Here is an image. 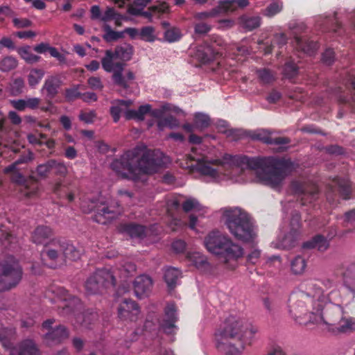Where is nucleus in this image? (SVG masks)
I'll use <instances>...</instances> for the list:
<instances>
[{
  "instance_id": "1",
  "label": "nucleus",
  "mask_w": 355,
  "mask_h": 355,
  "mask_svg": "<svg viewBox=\"0 0 355 355\" xmlns=\"http://www.w3.org/2000/svg\"><path fill=\"white\" fill-rule=\"evenodd\" d=\"M166 158L159 151L136 148L125 153L111 164L121 177L133 181H145L146 174L155 172L166 163Z\"/></svg>"
},
{
  "instance_id": "2",
  "label": "nucleus",
  "mask_w": 355,
  "mask_h": 355,
  "mask_svg": "<svg viewBox=\"0 0 355 355\" xmlns=\"http://www.w3.org/2000/svg\"><path fill=\"white\" fill-rule=\"evenodd\" d=\"M259 328L241 318L230 315L215 334L217 348L229 355L241 354L252 344Z\"/></svg>"
},
{
  "instance_id": "3",
  "label": "nucleus",
  "mask_w": 355,
  "mask_h": 355,
  "mask_svg": "<svg viewBox=\"0 0 355 355\" xmlns=\"http://www.w3.org/2000/svg\"><path fill=\"white\" fill-rule=\"evenodd\" d=\"M198 150L196 147L192 148L191 153L189 155L191 160L196 162V164L187 165L185 168L198 172L211 182H219L228 180L236 182L244 181L242 178L235 176L242 171L238 165L239 157L225 154L220 159H211L207 155L198 153Z\"/></svg>"
},
{
  "instance_id": "4",
  "label": "nucleus",
  "mask_w": 355,
  "mask_h": 355,
  "mask_svg": "<svg viewBox=\"0 0 355 355\" xmlns=\"http://www.w3.org/2000/svg\"><path fill=\"white\" fill-rule=\"evenodd\" d=\"M322 293L313 282L302 283L300 290L292 293L288 300V313L300 324L312 323L318 301L321 300Z\"/></svg>"
},
{
  "instance_id": "5",
  "label": "nucleus",
  "mask_w": 355,
  "mask_h": 355,
  "mask_svg": "<svg viewBox=\"0 0 355 355\" xmlns=\"http://www.w3.org/2000/svg\"><path fill=\"white\" fill-rule=\"evenodd\" d=\"M250 167L255 171L258 181L273 189L280 187L285 178L291 171V164L288 160L275 157L248 160Z\"/></svg>"
},
{
  "instance_id": "6",
  "label": "nucleus",
  "mask_w": 355,
  "mask_h": 355,
  "mask_svg": "<svg viewBox=\"0 0 355 355\" xmlns=\"http://www.w3.org/2000/svg\"><path fill=\"white\" fill-rule=\"evenodd\" d=\"M221 220L230 234L244 243H253L257 229L250 215L239 207H225L220 210Z\"/></svg>"
},
{
  "instance_id": "7",
  "label": "nucleus",
  "mask_w": 355,
  "mask_h": 355,
  "mask_svg": "<svg viewBox=\"0 0 355 355\" xmlns=\"http://www.w3.org/2000/svg\"><path fill=\"white\" fill-rule=\"evenodd\" d=\"M204 245L208 252L219 257L225 263L236 261L243 255L241 246L233 242L227 234L217 230L205 236Z\"/></svg>"
},
{
  "instance_id": "8",
  "label": "nucleus",
  "mask_w": 355,
  "mask_h": 355,
  "mask_svg": "<svg viewBox=\"0 0 355 355\" xmlns=\"http://www.w3.org/2000/svg\"><path fill=\"white\" fill-rule=\"evenodd\" d=\"M54 295L52 302L59 303L58 308L61 309L60 314L63 316H74L76 322L82 325H87L84 315L80 313L82 304L80 300L71 295L64 288L57 287L51 291Z\"/></svg>"
},
{
  "instance_id": "9",
  "label": "nucleus",
  "mask_w": 355,
  "mask_h": 355,
  "mask_svg": "<svg viewBox=\"0 0 355 355\" xmlns=\"http://www.w3.org/2000/svg\"><path fill=\"white\" fill-rule=\"evenodd\" d=\"M340 304L341 302H318L312 323L325 325L326 329L333 333V329L336 327L342 317L343 308Z\"/></svg>"
},
{
  "instance_id": "10",
  "label": "nucleus",
  "mask_w": 355,
  "mask_h": 355,
  "mask_svg": "<svg viewBox=\"0 0 355 355\" xmlns=\"http://www.w3.org/2000/svg\"><path fill=\"white\" fill-rule=\"evenodd\" d=\"M22 277V269L13 258L0 262V292L15 287Z\"/></svg>"
},
{
  "instance_id": "11",
  "label": "nucleus",
  "mask_w": 355,
  "mask_h": 355,
  "mask_svg": "<svg viewBox=\"0 0 355 355\" xmlns=\"http://www.w3.org/2000/svg\"><path fill=\"white\" fill-rule=\"evenodd\" d=\"M83 212L89 213L93 210L96 211L94 220L98 223L105 224L109 220L115 218L121 213V209L116 206L107 205L102 200H83L80 204Z\"/></svg>"
},
{
  "instance_id": "12",
  "label": "nucleus",
  "mask_w": 355,
  "mask_h": 355,
  "mask_svg": "<svg viewBox=\"0 0 355 355\" xmlns=\"http://www.w3.org/2000/svg\"><path fill=\"white\" fill-rule=\"evenodd\" d=\"M114 284L113 274L109 270L101 269L87 279L85 286L87 295H95L102 293L105 287Z\"/></svg>"
},
{
  "instance_id": "13",
  "label": "nucleus",
  "mask_w": 355,
  "mask_h": 355,
  "mask_svg": "<svg viewBox=\"0 0 355 355\" xmlns=\"http://www.w3.org/2000/svg\"><path fill=\"white\" fill-rule=\"evenodd\" d=\"M54 322L53 319H49L45 320L42 325V330L46 331L42 336L43 340L48 346L60 344L69 336L67 329L63 325L53 327Z\"/></svg>"
},
{
  "instance_id": "14",
  "label": "nucleus",
  "mask_w": 355,
  "mask_h": 355,
  "mask_svg": "<svg viewBox=\"0 0 355 355\" xmlns=\"http://www.w3.org/2000/svg\"><path fill=\"white\" fill-rule=\"evenodd\" d=\"M42 259L51 268H56L64 264L62 243L60 240H52L46 243L41 252Z\"/></svg>"
},
{
  "instance_id": "15",
  "label": "nucleus",
  "mask_w": 355,
  "mask_h": 355,
  "mask_svg": "<svg viewBox=\"0 0 355 355\" xmlns=\"http://www.w3.org/2000/svg\"><path fill=\"white\" fill-rule=\"evenodd\" d=\"M300 216L297 212H295L292 217L291 221V228L288 234L283 236L282 238L279 237L277 241H273L272 245L277 249H289L293 247L300 234Z\"/></svg>"
},
{
  "instance_id": "16",
  "label": "nucleus",
  "mask_w": 355,
  "mask_h": 355,
  "mask_svg": "<svg viewBox=\"0 0 355 355\" xmlns=\"http://www.w3.org/2000/svg\"><path fill=\"white\" fill-rule=\"evenodd\" d=\"M102 67L106 72H112V79L115 84L125 85L121 72L123 71L124 63L121 62L112 51L107 50L101 60Z\"/></svg>"
},
{
  "instance_id": "17",
  "label": "nucleus",
  "mask_w": 355,
  "mask_h": 355,
  "mask_svg": "<svg viewBox=\"0 0 355 355\" xmlns=\"http://www.w3.org/2000/svg\"><path fill=\"white\" fill-rule=\"evenodd\" d=\"M322 286L325 288L326 294L320 288L322 297L320 302H341V304L347 305L351 302V298H349V295H342L340 291L336 288L337 284L336 282L331 279H325L322 282Z\"/></svg>"
},
{
  "instance_id": "18",
  "label": "nucleus",
  "mask_w": 355,
  "mask_h": 355,
  "mask_svg": "<svg viewBox=\"0 0 355 355\" xmlns=\"http://www.w3.org/2000/svg\"><path fill=\"white\" fill-rule=\"evenodd\" d=\"M178 320L176 307L174 304L169 303L165 308L164 315L160 323L162 330L168 336L175 334L178 329L175 324Z\"/></svg>"
},
{
  "instance_id": "19",
  "label": "nucleus",
  "mask_w": 355,
  "mask_h": 355,
  "mask_svg": "<svg viewBox=\"0 0 355 355\" xmlns=\"http://www.w3.org/2000/svg\"><path fill=\"white\" fill-rule=\"evenodd\" d=\"M294 191L302 195L301 201L302 205L306 202H311L317 198L318 189L313 184L301 183L295 182L293 183Z\"/></svg>"
},
{
  "instance_id": "20",
  "label": "nucleus",
  "mask_w": 355,
  "mask_h": 355,
  "mask_svg": "<svg viewBox=\"0 0 355 355\" xmlns=\"http://www.w3.org/2000/svg\"><path fill=\"white\" fill-rule=\"evenodd\" d=\"M343 286L349 293L351 302L355 297V261L347 264L341 273Z\"/></svg>"
},
{
  "instance_id": "21",
  "label": "nucleus",
  "mask_w": 355,
  "mask_h": 355,
  "mask_svg": "<svg viewBox=\"0 0 355 355\" xmlns=\"http://www.w3.org/2000/svg\"><path fill=\"white\" fill-rule=\"evenodd\" d=\"M139 313V309L135 302L125 299L118 308L119 317L121 320L134 321Z\"/></svg>"
},
{
  "instance_id": "22",
  "label": "nucleus",
  "mask_w": 355,
  "mask_h": 355,
  "mask_svg": "<svg viewBox=\"0 0 355 355\" xmlns=\"http://www.w3.org/2000/svg\"><path fill=\"white\" fill-rule=\"evenodd\" d=\"M132 103L131 100L119 99L114 100L111 102L112 105L110 109V112L114 122L117 123L119 121L121 114H124L126 118V113L130 111L131 109H130V107L132 105Z\"/></svg>"
},
{
  "instance_id": "23",
  "label": "nucleus",
  "mask_w": 355,
  "mask_h": 355,
  "mask_svg": "<svg viewBox=\"0 0 355 355\" xmlns=\"http://www.w3.org/2000/svg\"><path fill=\"white\" fill-rule=\"evenodd\" d=\"M61 76L55 74L48 76L42 87V91L46 92V96L49 98H54L58 93L62 85Z\"/></svg>"
},
{
  "instance_id": "24",
  "label": "nucleus",
  "mask_w": 355,
  "mask_h": 355,
  "mask_svg": "<svg viewBox=\"0 0 355 355\" xmlns=\"http://www.w3.org/2000/svg\"><path fill=\"white\" fill-rule=\"evenodd\" d=\"M253 139L260 140L263 143L272 145H277L282 146L290 142V140L286 137H272L270 133L266 130H260L254 132L252 136ZM281 148L282 147H280Z\"/></svg>"
},
{
  "instance_id": "25",
  "label": "nucleus",
  "mask_w": 355,
  "mask_h": 355,
  "mask_svg": "<svg viewBox=\"0 0 355 355\" xmlns=\"http://www.w3.org/2000/svg\"><path fill=\"white\" fill-rule=\"evenodd\" d=\"M153 286L151 278L147 275H140L134 282V291L135 295L141 298L147 295Z\"/></svg>"
},
{
  "instance_id": "26",
  "label": "nucleus",
  "mask_w": 355,
  "mask_h": 355,
  "mask_svg": "<svg viewBox=\"0 0 355 355\" xmlns=\"http://www.w3.org/2000/svg\"><path fill=\"white\" fill-rule=\"evenodd\" d=\"M12 349L17 355H40V349L32 339H25Z\"/></svg>"
},
{
  "instance_id": "27",
  "label": "nucleus",
  "mask_w": 355,
  "mask_h": 355,
  "mask_svg": "<svg viewBox=\"0 0 355 355\" xmlns=\"http://www.w3.org/2000/svg\"><path fill=\"white\" fill-rule=\"evenodd\" d=\"M355 331V318L341 317L336 327L333 329L334 334H350Z\"/></svg>"
},
{
  "instance_id": "28",
  "label": "nucleus",
  "mask_w": 355,
  "mask_h": 355,
  "mask_svg": "<svg viewBox=\"0 0 355 355\" xmlns=\"http://www.w3.org/2000/svg\"><path fill=\"white\" fill-rule=\"evenodd\" d=\"M216 53L209 45L200 46L197 48L194 58L202 64H207L214 60L216 58Z\"/></svg>"
},
{
  "instance_id": "29",
  "label": "nucleus",
  "mask_w": 355,
  "mask_h": 355,
  "mask_svg": "<svg viewBox=\"0 0 355 355\" xmlns=\"http://www.w3.org/2000/svg\"><path fill=\"white\" fill-rule=\"evenodd\" d=\"M121 231L130 235L131 238H135L140 240L148 236L151 232L150 230L146 229L142 225L136 224L124 225L121 228Z\"/></svg>"
},
{
  "instance_id": "30",
  "label": "nucleus",
  "mask_w": 355,
  "mask_h": 355,
  "mask_svg": "<svg viewBox=\"0 0 355 355\" xmlns=\"http://www.w3.org/2000/svg\"><path fill=\"white\" fill-rule=\"evenodd\" d=\"M187 259L197 269L202 271L209 270V264L205 255L199 252H192L187 253Z\"/></svg>"
},
{
  "instance_id": "31",
  "label": "nucleus",
  "mask_w": 355,
  "mask_h": 355,
  "mask_svg": "<svg viewBox=\"0 0 355 355\" xmlns=\"http://www.w3.org/2000/svg\"><path fill=\"white\" fill-rule=\"evenodd\" d=\"M182 207L184 211H195L199 216H203L207 213L208 208L202 205L196 198L189 197L182 202Z\"/></svg>"
},
{
  "instance_id": "32",
  "label": "nucleus",
  "mask_w": 355,
  "mask_h": 355,
  "mask_svg": "<svg viewBox=\"0 0 355 355\" xmlns=\"http://www.w3.org/2000/svg\"><path fill=\"white\" fill-rule=\"evenodd\" d=\"M62 243V252L64 256V263L67 259L76 261L78 259L82 254V250L72 243L61 241Z\"/></svg>"
},
{
  "instance_id": "33",
  "label": "nucleus",
  "mask_w": 355,
  "mask_h": 355,
  "mask_svg": "<svg viewBox=\"0 0 355 355\" xmlns=\"http://www.w3.org/2000/svg\"><path fill=\"white\" fill-rule=\"evenodd\" d=\"M295 44L297 50L302 51L308 55H312L318 49V44L313 42H309L304 37L295 35Z\"/></svg>"
},
{
  "instance_id": "34",
  "label": "nucleus",
  "mask_w": 355,
  "mask_h": 355,
  "mask_svg": "<svg viewBox=\"0 0 355 355\" xmlns=\"http://www.w3.org/2000/svg\"><path fill=\"white\" fill-rule=\"evenodd\" d=\"M15 329L12 327H1L0 328V342L6 349H9L15 338Z\"/></svg>"
},
{
  "instance_id": "35",
  "label": "nucleus",
  "mask_w": 355,
  "mask_h": 355,
  "mask_svg": "<svg viewBox=\"0 0 355 355\" xmlns=\"http://www.w3.org/2000/svg\"><path fill=\"white\" fill-rule=\"evenodd\" d=\"M53 235V230L47 226L37 227L32 234V240L37 244L44 243Z\"/></svg>"
},
{
  "instance_id": "36",
  "label": "nucleus",
  "mask_w": 355,
  "mask_h": 355,
  "mask_svg": "<svg viewBox=\"0 0 355 355\" xmlns=\"http://www.w3.org/2000/svg\"><path fill=\"white\" fill-rule=\"evenodd\" d=\"M329 241L323 236L317 235L311 240L304 243L303 248H316L319 251H325L329 248Z\"/></svg>"
},
{
  "instance_id": "37",
  "label": "nucleus",
  "mask_w": 355,
  "mask_h": 355,
  "mask_svg": "<svg viewBox=\"0 0 355 355\" xmlns=\"http://www.w3.org/2000/svg\"><path fill=\"white\" fill-rule=\"evenodd\" d=\"M113 53L121 62H123L131 59L133 54V48L128 44H123L118 46Z\"/></svg>"
},
{
  "instance_id": "38",
  "label": "nucleus",
  "mask_w": 355,
  "mask_h": 355,
  "mask_svg": "<svg viewBox=\"0 0 355 355\" xmlns=\"http://www.w3.org/2000/svg\"><path fill=\"white\" fill-rule=\"evenodd\" d=\"M181 277V272L175 268H168L164 272V280L169 288H173L178 284L179 278Z\"/></svg>"
},
{
  "instance_id": "39",
  "label": "nucleus",
  "mask_w": 355,
  "mask_h": 355,
  "mask_svg": "<svg viewBox=\"0 0 355 355\" xmlns=\"http://www.w3.org/2000/svg\"><path fill=\"white\" fill-rule=\"evenodd\" d=\"M234 3H236L240 8H244L249 6V0H220V5L218 9L223 12L233 11Z\"/></svg>"
},
{
  "instance_id": "40",
  "label": "nucleus",
  "mask_w": 355,
  "mask_h": 355,
  "mask_svg": "<svg viewBox=\"0 0 355 355\" xmlns=\"http://www.w3.org/2000/svg\"><path fill=\"white\" fill-rule=\"evenodd\" d=\"M261 19L259 16L248 17L246 15L242 16L240 18V24L246 31H252L258 28L261 25Z\"/></svg>"
},
{
  "instance_id": "41",
  "label": "nucleus",
  "mask_w": 355,
  "mask_h": 355,
  "mask_svg": "<svg viewBox=\"0 0 355 355\" xmlns=\"http://www.w3.org/2000/svg\"><path fill=\"white\" fill-rule=\"evenodd\" d=\"M306 268V261L302 256H297L291 261V272L296 275H302Z\"/></svg>"
},
{
  "instance_id": "42",
  "label": "nucleus",
  "mask_w": 355,
  "mask_h": 355,
  "mask_svg": "<svg viewBox=\"0 0 355 355\" xmlns=\"http://www.w3.org/2000/svg\"><path fill=\"white\" fill-rule=\"evenodd\" d=\"M335 187H337L336 192L345 200L349 198L351 194L350 184L347 180L337 178L335 182Z\"/></svg>"
},
{
  "instance_id": "43",
  "label": "nucleus",
  "mask_w": 355,
  "mask_h": 355,
  "mask_svg": "<svg viewBox=\"0 0 355 355\" xmlns=\"http://www.w3.org/2000/svg\"><path fill=\"white\" fill-rule=\"evenodd\" d=\"M150 105H141L137 110H130L126 113V119H135L137 121H143L146 114L150 111Z\"/></svg>"
},
{
  "instance_id": "44",
  "label": "nucleus",
  "mask_w": 355,
  "mask_h": 355,
  "mask_svg": "<svg viewBox=\"0 0 355 355\" xmlns=\"http://www.w3.org/2000/svg\"><path fill=\"white\" fill-rule=\"evenodd\" d=\"M194 125L196 130L202 131L207 128L211 124L209 116L203 113H196L193 118Z\"/></svg>"
},
{
  "instance_id": "45",
  "label": "nucleus",
  "mask_w": 355,
  "mask_h": 355,
  "mask_svg": "<svg viewBox=\"0 0 355 355\" xmlns=\"http://www.w3.org/2000/svg\"><path fill=\"white\" fill-rule=\"evenodd\" d=\"M45 72L42 69L34 68L31 69L27 79L28 83L31 87H35L37 85L44 77Z\"/></svg>"
},
{
  "instance_id": "46",
  "label": "nucleus",
  "mask_w": 355,
  "mask_h": 355,
  "mask_svg": "<svg viewBox=\"0 0 355 355\" xmlns=\"http://www.w3.org/2000/svg\"><path fill=\"white\" fill-rule=\"evenodd\" d=\"M17 53L20 57L28 64L36 63L40 59V56H37L31 52V47L28 46L18 49Z\"/></svg>"
},
{
  "instance_id": "47",
  "label": "nucleus",
  "mask_w": 355,
  "mask_h": 355,
  "mask_svg": "<svg viewBox=\"0 0 355 355\" xmlns=\"http://www.w3.org/2000/svg\"><path fill=\"white\" fill-rule=\"evenodd\" d=\"M18 66L17 60L13 56H5L0 60V71L3 72H8L15 69Z\"/></svg>"
},
{
  "instance_id": "48",
  "label": "nucleus",
  "mask_w": 355,
  "mask_h": 355,
  "mask_svg": "<svg viewBox=\"0 0 355 355\" xmlns=\"http://www.w3.org/2000/svg\"><path fill=\"white\" fill-rule=\"evenodd\" d=\"M179 121L173 116H168L159 119L157 122V127L159 130H162L164 128H169L171 129L179 127Z\"/></svg>"
},
{
  "instance_id": "49",
  "label": "nucleus",
  "mask_w": 355,
  "mask_h": 355,
  "mask_svg": "<svg viewBox=\"0 0 355 355\" xmlns=\"http://www.w3.org/2000/svg\"><path fill=\"white\" fill-rule=\"evenodd\" d=\"M283 9V3L280 1H275L270 3L261 13L267 17H272L279 13Z\"/></svg>"
},
{
  "instance_id": "50",
  "label": "nucleus",
  "mask_w": 355,
  "mask_h": 355,
  "mask_svg": "<svg viewBox=\"0 0 355 355\" xmlns=\"http://www.w3.org/2000/svg\"><path fill=\"white\" fill-rule=\"evenodd\" d=\"M122 19V16L116 13L112 8H107L103 15H102L101 17V19L103 21L114 20L115 24L116 26L121 25Z\"/></svg>"
},
{
  "instance_id": "51",
  "label": "nucleus",
  "mask_w": 355,
  "mask_h": 355,
  "mask_svg": "<svg viewBox=\"0 0 355 355\" xmlns=\"http://www.w3.org/2000/svg\"><path fill=\"white\" fill-rule=\"evenodd\" d=\"M182 36L181 31L175 27L168 28L164 33L165 40L170 43L178 41Z\"/></svg>"
},
{
  "instance_id": "52",
  "label": "nucleus",
  "mask_w": 355,
  "mask_h": 355,
  "mask_svg": "<svg viewBox=\"0 0 355 355\" xmlns=\"http://www.w3.org/2000/svg\"><path fill=\"white\" fill-rule=\"evenodd\" d=\"M20 191L23 196L27 198H32L37 196L38 193V187L36 184L22 185Z\"/></svg>"
},
{
  "instance_id": "53",
  "label": "nucleus",
  "mask_w": 355,
  "mask_h": 355,
  "mask_svg": "<svg viewBox=\"0 0 355 355\" xmlns=\"http://www.w3.org/2000/svg\"><path fill=\"white\" fill-rule=\"evenodd\" d=\"M257 75L259 80L263 84H268L275 80V74L267 69H261L257 71Z\"/></svg>"
},
{
  "instance_id": "54",
  "label": "nucleus",
  "mask_w": 355,
  "mask_h": 355,
  "mask_svg": "<svg viewBox=\"0 0 355 355\" xmlns=\"http://www.w3.org/2000/svg\"><path fill=\"white\" fill-rule=\"evenodd\" d=\"M24 81L21 78L15 79L10 84V92L12 96H17L23 92Z\"/></svg>"
},
{
  "instance_id": "55",
  "label": "nucleus",
  "mask_w": 355,
  "mask_h": 355,
  "mask_svg": "<svg viewBox=\"0 0 355 355\" xmlns=\"http://www.w3.org/2000/svg\"><path fill=\"white\" fill-rule=\"evenodd\" d=\"M180 205H182L180 200L177 197H171L166 202V211L169 216H172L173 211L178 209Z\"/></svg>"
},
{
  "instance_id": "56",
  "label": "nucleus",
  "mask_w": 355,
  "mask_h": 355,
  "mask_svg": "<svg viewBox=\"0 0 355 355\" xmlns=\"http://www.w3.org/2000/svg\"><path fill=\"white\" fill-rule=\"evenodd\" d=\"M104 29H105V33L103 36V38L107 42L115 41V40H117L118 39L121 38L123 37V32L114 31L108 25H105Z\"/></svg>"
},
{
  "instance_id": "57",
  "label": "nucleus",
  "mask_w": 355,
  "mask_h": 355,
  "mask_svg": "<svg viewBox=\"0 0 355 355\" xmlns=\"http://www.w3.org/2000/svg\"><path fill=\"white\" fill-rule=\"evenodd\" d=\"M50 164L51 166V170H54L55 174L63 176L67 175L68 170L64 162L51 159Z\"/></svg>"
},
{
  "instance_id": "58",
  "label": "nucleus",
  "mask_w": 355,
  "mask_h": 355,
  "mask_svg": "<svg viewBox=\"0 0 355 355\" xmlns=\"http://www.w3.org/2000/svg\"><path fill=\"white\" fill-rule=\"evenodd\" d=\"M155 30L151 26H146L141 28L139 35L140 37L146 42H153L155 39L154 34Z\"/></svg>"
},
{
  "instance_id": "59",
  "label": "nucleus",
  "mask_w": 355,
  "mask_h": 355,
  "mask_svg": "<svg viewBox=\"0 0 355 355\" xmlns=\"http://www.w3.org/2000/svg\"><path fill=\"white\" fill-rule=\"evenodd\" d=\"M17 165L14 162L13 164H10V166L6 167L3 170L5 173H12V181L15 182H21L24 180V177L21 175V173L17 172L16 171Z\"/></svg>"
},
{
  "instance_id": "60",
  "label": "nucleus",
  "mask_w": 355,
  "mask_h": 355,
  "mask_svg": "<svg viewBox=\"0 0 355 355\" xmlns=\"http://www.w3.org/2000/svg\"><path fill=\"white\" fill-rule=\"evenodd\" d=\"M297 67L293 61H288L285 64L284 74L288 78H293L297 73Z\"/></svg>"
},
{
  "instance_id": "61",
  "label": "nucleus",
  "mask_w": 355,
  "mask_h": 355,
  "mask_svg": "<svg viewBox=\"0 0 355 355\" xmlns=\"http://www.w3.org/2000/svg\"><path fill=\"white\" fill-rule=\"evenodd\" d=\"M96 114L95 111H81L79 114V119L85 123H92L94 122Z\"/></svg>"
},
{
  "instance_id": "62",
  "label": "nucleus",
  "mask_w": 355,
  "mask_h": 355,
  "mask_svg": "<svg viewBox=\"0 0 355 355\" xmlns=\"http://www.w3.org/2000/svg\"><path fill=\"white\" fill-rule=\"evenodd\" d=\"M37 173L41 178H46L49 172L51 171V166L50 164V160L46 162V163L40 164L37 167Z\"/></svg>"
},
{
  "instance_id": "63",
  "label": "nucleus",
  "mask_w": 355,
  "mask_h": 355,
  "mask_svg": "<svg viewBox=\"0 0 355 355\" xmlns=\"http://www.w3.org/2000/svg\"><path fill=\"white\" fill-rule=\"evenodd\" d=\"M150 12L153 13H165L168 12L169 7L166 2H159L157 5H155L150 8Z\"/></svg>"
},
{
  "instance_id": "64",
  "label": "nucleus",
  "mask_w": 355,
  "mask_h": 355,
  "mask_svg": "<svg viewBox=\"0 0 355 355\" xmlns=\"http://www.w3.org/2000/svg\"><path fill=\"white\" fill-rule=\"evenodd\" d=\"M322 62L327 65H331L334 61V52L331 49H327L322 54Z\"/></svg>"
}]
</instances>
